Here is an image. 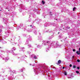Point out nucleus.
Returning <instances> with one entry per match:
<instances>
[{"instance_id": "f03ea898", "label": "nucleus", "mask_w": 80, "mask_h": 80, "mask_svg": "<svg viewBox=\"0 0 80 80\" xmlns=\"http://www.w3.org/2000/svg\"><path fill=\"white\" fill-rule=\"evenodd\" d=\"M76 53L78 54V55H80V51H77L76 52Z\"/></svg>"}, {"instance_id": "412c9836", "label": "nucleus", "mask_w": 80, "mask_h": 80, "mask_svg": "<svg viewBox=\"0 0 80 80\" xmlns=\"http://www.w3.org/2000/svg\"><path fill=\"white\" fill-rule=\"evenodd\" d=\"M32 25H30V27H32Z\"/></svg>"}, {"instance_id": "423d86ee", "label": "nucleus", "mask_w": 80, "mask_h": 80, "mask_svg": "<svg viewBox=\"0 0 80 80\" xmlns=\"http://www.w3.org/2000/svg\"><path fill=\"white\" fill-rule=\"evenodd\" d=\"M73 11H75V9H76V8L75 7H74L73 8Z\"/></svg>"}, {"instance_id": "4be33fe9", "label": "nucleus", "mask_w": 80, "mask_h": 80, "mask_svg": "<svg viewBox=\"0 0 80 80\" xmlns=\"http://www.w3.org/2000/svg\"><path fill=\"white\" fill-rule=\"evenodd\" d=\"M65 68H67L66 67H65Z\"/></svg>"}, {"instance_id": "dca6fc26", "label": "nucleus", "mask_w": 80, "mask_h": 80, "mask_svg": "<svg viewBox=\"0 0 80 80\" xmlns=\"http://www.w3.org/2000/svg\"><path fill=\"white\" fill-rule=\"evenodd\" d=\"M79 51H80V48H79Z\"/></svg>"}, {"instance_id": "f257e3e1", "label": "nucleus", "mask_w": 80, "mask_h": 80, "mask_svg": "<svg viewBox=\"0 0 80 80\" xmlns=\"http://www.w3.org/2000/svg\"><path fill=\"white\" fill-rule=\"evenodd\" d=\"M61 62H62V61H61V60H59L58 61V63H57V65H58V64H60V63H61Z\"/></svg>"}, {"instance_id": "5701e85b", "label": "nucleus", "mask_w": 80, "mask_h": 80, "mask_svg": "<svg viewBox=\"0 0 80 80\" xmlns=\"http://www.w3.org/2000/svg\"><path fill=\"white\" fill-rule=\"evenodd\" d=\"M8 11H10V10H8Z\"/></svg>"}, {"instance_id": "a211bd4d", "label": "nucleus", "mask_w": 80, "mask_h": 80, "mask_svg": "<svg viewBox=\"0 0 80 80\" xmlns=\"http://www.w3.org/2000/svg\"><path fill=\"white\" fill-rule=\"evenodd\" d=\"M70 27H69L68 28L69 29H70Z\"/></svg>"}, {"instance_id": "b1692460", "label": "nucleus", "mask_w": 80, "mask_h": 80, "mask_svg": "<svg viewBox=\"0 0 80 80\" xmlns=\"http://www.w3.org/2000/svg\"><path fill=\"white\" fill-rule=\"evenodd\" d=\"M50 13H51V12H50Z\"/></svg>"}, {"instance_id": "20e7f679", "label": "nucleus", "mask_w": 80, "mask_h": 80, "mask_svg": "<svg viewBox=\"0 0 80 80\" xmlns=\"http://www.w3.org/2000/svg\"><path fill=\"white\" fill-rule=\"evenodd\" d=\"M15 73V71H14V72H11V73H12V74H13V73Z\"/></svg>"}, {"instance_id": "39448f33", "label": "nucleus", "mask_w": 80, "mask_h": 80, "mask_svg": "<svg viewBox=\"0 0 80 80\" xmlns=\"http://www.w3.org/2000/svg\"><path fill=\"white\" fill-rule=\"evenodd\" d=\"M42 3H43V4H45V2L43 1V0L42 1Z\"/></svg>"}, {"instance_id": "1a4fd4ad", "label": "nucleus", "mask_w": 80, "mask_h": 80, "mask_svg": "<svg viewBox=\"0 0 80 80\" xmlns=\"http://www.w3.org/2000/svg\"><path fill=\"white\" fill-rule=\"evenodd\" d=\"M76 73H79V71H76Z\"/></svg>"}, {"instance_id": "aec40b11", "label": "nucleus", "mask_w": 80, "mask_h": 80, "mask_svg": "<svg viewBox=\"0 0 80 80\" xmlns=\"http://www.w3.org/2000/svg\"><path fill=\"white\" fill-rule=\"evenodd\" d=\"M0 48H2V47H0Z\"/></svg>"}, {"instance_id": "6ab92c4d", "label": "nucleus", "mask_w": 80, "mask_h": 80, "mask_svg": "<svg viewBox=\"0 0 80 80\" xmlns=\"http://www.w3.org/2000/svg\"><path fill=\"white\" fill-rule=\"evenodd\" d=\"M48 42H47V43H48Z\"/></svg>"}, {"instance_id": "ddd939ff", "label": "nucleus", "mask_w": 80, "mask_h": 80, "mask_svg": "<svg viewBox=\"0 0 80 80\" xmlns=\"http://www.w3.org/2000/svg\"><path fill=\"white\" fill-rule=\"evenodd\" d=\"M34 58H36V56H35L34 57Z\"/></svg>"}, {"instance_id": "f3484780", "label": "nucleus", "mask_w": 80, "mask_h": 80, "mask_svg": "<svg viewBox=\"0 0 80 80\" xmlns=\"http://www.w3.org/2000/svg\"><path fill=\"white\" fill-rule=\"evenodd\" d=\"M79 75H80V72L79 73Z\"/></svg>"}, {"instance_id": "7ed1b4c3", "label": "nucleus", "mask_w": 80, "mask_h": 80, "mask_svg": "<svg viewBox=\"0 0 80 80\" xmlns=\"http://www.w3.org/2000/svg\"><path fill=\"white\" fill-rule=\"evenodd\" d=\"M64 75H67V72H65L64 73Z\"/></svg>"}, {"instance_id": "0eeeda50", "label": "nucleus", "mask_w": 80, "mask_h": 80, "mask_svg": "<svg viewBox=\"0 0 80 80\" xmlns=\"http://www.w3.org/2000/svg\"><path fill=\"white\" fill-rule=\"evenodd\" d=\"M76 66L74 65V66H73V68H76Z\"/></svg>"}, {"instance_id": "a878e982", "label": "nucleus", "mask_w": 80, "mask_h": 80, "mask_svg": "<svg viewBox=\"0 0 80 80\" xmlns=\"http://www.w3.org/2000/svg\"><path fill=\"white\" fill-rule=\"evenodd\" d=\"M58 34H59V33H58Z\"/></svg>"}, {"instance_id": "f8f14e48", "label": "nucleus", "mask_w": 80, "mask_h": 80, "mask_svg": "<svg viewBox=\"0 0 80 80\" xmlns=\"http://www.w3.org/2000/svg\"><path fill=\"white\" fill-rule=\"evenodd\" d=\"M77 69H80V67H77Z\"/></svg>"}, {"instance_id": "393cba45", "label": "nucleus", "mask_w": 80, "mask_h": 80, "mask_svg": "<svg viewBox=\"0 0 80 80\" xmlns=\"http://www.w3.org/2000/svg\"><path fill=\"white\" fill-rule=\"evenodd\" d=\"M63 29H64V28H63Z\"/></svg>"}, {"instance_id": "2eb2a0df", "label": "nucleus", "mask_w": 80, "mask_h": 80, "mask_svg": "<svg viewBox=\"0 0 80 80\" xmlns=\"http://www.w3.org/2000/svg\"><path fill=\"white\" fill-rule=\"evenodd\" d=\"M74 56H72V58H74Z\"/></svg>"}, {"instance_id": "9d476101", "label": "nucleus", "mask_w": 80, "mask_h": 80, "mask_svg": "<svg viewBox=\"0 0 80 80\" xmlns=\"http://www.w3.org/2000/svg\"><path fill=\"white\" fill-rule=\"evenodd\" d=\"M72 50H73V52H75V49H73Z\"/></svg>"}, {"instance_id": "9b49d317", "label": "nucleus", "mask_w": 80, "mask_h": 80, "mask_svg": "<svg viewBox=\"0 0 80 80\" xmlns=\"http://www.w3.org/2000/svg\"><path fill=\"white\" fill-rule=\"evenodd\" d=\"M72 64H70L69 65V67H72Z\"/></svg>"}, {"instance_id": "6e6552de", "label": "nucleus", "mask_w": 80, "mask_h": 80, "mask_svg": "<svg viewBox=\"0 0 80 80\" xmlns=\"http://www.w3.org/2000/svg\"><path fill=\"white\" fill-rule=\"evenodd\" d=\"M77 62H80V60L77 59Z\"/></svg>"}, {"instance_id": "4468645a", "label": "nucleus", "mask_w": 80, "mask_h": 80, "mask_svg": "<svg viewBox=\"0 0 80 80\" xmlns=\"http://www.w3.org/2000/svg\"><path fill=\"white\" fill-rule=\"evenodd\" d=\"M62 68L63 69H64V68H65V67H63Z\"/></svg>"}]
</instances>
